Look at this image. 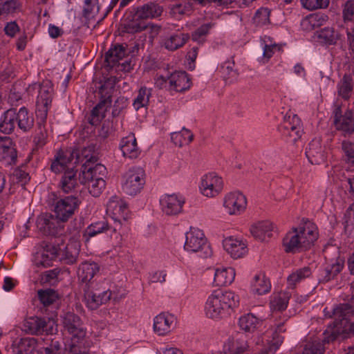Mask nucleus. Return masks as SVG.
I'll list each match as a JSON object with an SVG mask.
<instances>
[{"label":"nucleus","instance_id":"aec40b11","mask_svg":"<svg viewBox=\"0 0 354 354\" xmlns=\"http://www.w3.org/2000/svg\"><path fill=\"white\" fill-rule=\"evenodd\" d=\"M73 153L58 151L54 156L50 165V169L55 174L64 173L70 168H75L73 160Z\"/></svg>","mask_w":354,"mask_h":354},{"label":"nucleus","instance_id":"2eb2a0df","mask_svg":"<svg viewBox=\"0 0 354 354\" xmlns=\"http://www.w3.org/2000/svg\"><path fill=\"white\" fill-rule=\"evenodd\" d=\"M247 200L245 196L239 192L227 194L223 201V206L229 214H239L246 208Z\"/></svg>","mask_w":354,"mask_h":354},{"label":"nucleus","instance_id":"bf43d9fd","mask_svg":"<svg viewBox=\"0 0 354 354\" xmlns=\"http://www.w3.org/2000/svg\"><path fill=\"white\" fill-rule=\"evenodd\" d=\"M99 10L98 0H84L83 16L85 18H93Z\"/></svg>","mask_w":354,"mask_h":354},{"label":"nucleus","instance_id":"680f3d73","mask_svg":"<svg viewBox=\"0 0 354 354\" xmlns=\"http://www.w3.org/2000/svg\"><path fill=\"white\" fill-rule=\"evenodd\" d=\"M263 41L265 43L263 56L266 62H268L275 51L281 50V46L276 44H272L270 37L265 36Z\"/></svg>","mask_w":354,"mask_h":354},{"label":"nucleus","instance_id":"4468645a","mask_svg":"<svg viewBox=\"0 0 354 354\" xmlns=\"http://www.w3.org/2000/svg\"><path fill=\"white\" fill-rule=\"evenodd\" d=\"M334 124L344 137L350 136L354 132V112L348 110L344 115H342L340 107L336 108Z\"/></svg>","mask_w":354,"mask_h":354},{"label":"nucleus","instance_id":"9b49d317","mask_svg":"<svg viewBox=\"0 0 354 354\" xmlns=\"http://www.w3.org/2000/svg\"><path fill=\"white\" fill-rule=\"evenodd\" d=\"M222 178L215 173H209L201 178L199 186L201 193L206 197H215L223 189Z\"/></svg>","mask_w":354,"mask_h":354},{"label":"nucleus","instance_id":"09e8293b","mask_svg":"<svg viewBox=\"0 0 354 354\" xmlns=\"http://www.w3.org/2000/svg\"><path fill=\"white\" fill-rule=\"evenodd\" d=\"M312 274V271L310 267L306 266L302 268H299L295 272H293L288 277V286L294 288L295 285L301 281L302 280L309 277Z\"/></svg>","mask_w":354,"mask_h":354},{"label":"nucleus","instance_id":"6e6d98bb","mask_svg":"<svg viewBox=\"0 0 354 354\" xmlns=\"http://www.w3.org/2000/svg\"><path fill=\"white\" fill-rule=\"evenodd\" d=\"M78 162H84L82 166L86 165H93L97 162V158L94 154L93 147L88 146L84 148L80 153H75Z\"/></svg>","mask_w":354,"mask_h":354},{"label":"nucleus","instance_id":"9d476101","mask_svg":"<svg viewBox=\"0 0 354 354\" xmlns=\"http://www.w3.org/2000/svg\"><path fill=\"white\" fill-rule=\"evenodd\" d=\"M24 326L25 330L32 335H52L57 331V327L53 320H46L37 317L28 319Z\"/></svg>","mask_w":354,"mask_h":354},{"label":"nucleus","instance_id":"c85d7f7f","mask_svg":"<svg viewBox=\"0 0 354 354\" xmlns=\"http://www.w3.org/2000/svg\"><path fill=\"white\" fill-rule=\"evenodd\" d=\"M273 230L272 223L268 221L259 222L250 228V232L252 236L261 241H266L267 238L272 236Z\"/></svg>","mask_w":354,"mask_h":354},{"label":"nucleus","instance_id":"79ce46f5","mask_svg":"<svg viewBox=\"0 0 354 354\" xmlns=\"http://www.w3.org/2000/svg\"><path fill=\"white\" fill-rule=\"evenodd\" d=\"M127 54L126 46L115 44L106 53L105 60L109 65L113 66Z\"/></svg>","mask_w":354,"mask_h":354},{"label":"nucleus","instance_id":"ddd939ff","mask_svg":"<svg viewBox=\"0 0 354 354\" xmlns=\"http://www.w3.org/2000/svg\"><path fill=\"white\" fill-rule=\"evenodd\" d=\"M63 325L64 329L72 335L73 339H77V342L82 339L86 336V329L80 317L74 313L68 312L63 317Z\"/></svg>","mask_w":354,"mask_h":354},{"label":"nucleus","instance_id":"3c124183","mask_svg":"<svg viewBox=\"0 0 354 354\" xmlns=\"http://www.w3.org/2000/svg\"><path fill=\"white\" fill-rule=\"evenodd\" d=\"M128 18L125 20V23L124 24V29L128 33H136L141 32L146 29L147 26L142 21V19L138 18L136 16V12L135 11L134 15L132 17L131 19L128 20Z\"/></svg>","mask_w":354,"mask_h":354},{"label":"nucleus","instance_id":"338daca9","mask_svg":"<svg viewBox=\"0 0 354 354\" xmlns=\"http://www.w3.org/2000/svg\"><path fill=\"white\" fill-rule=\"evenodd\" d=\"M342 149L344 153L346 161L354 165V145L349 141H343Z\"/></svg>","mask_w":354,"mask_h":354},{"label":"nucleus","instance_id":"423d86ee","mask_svg":"<svg viewBox=\"0 0 354 354\" xmlns=\"http://www.w3.org/2000/svg\"><path fill=\"white\" fill-rule=\"evenodd\" d=\"M278 129L283 140L291 145H295L301 136V121L295 114L286 115Z\"/></svg>","mask_w":354,"mask_h":354},{"label":"nucleus","instance_id":"473e14b6","mask_svg":"<svg viewBox=\"0 0 354 354\" xmlns=\"http://www.w3.org/2000/svg\"><path fill=\"white\" fill-rule=\"evenodd\" d=\"M263 324V320L257 318L252 313L246 314L239 318V325L242 330L246 333H254Z\"/></svg>","mask_w":354,"mask_h":354},{"label":"nucleus","instance_id":"2f4dec72","mask_svg":"<svg viewBox=\"0 0 354 354\" xmlns=\"http://www.w3.org/2000/svg\"><path fill=\"white\" fill-rule=\"evenodd\" d=\"M17 115L16 124H17L19 129L24 132L29 131L33 127L35 123L32 113H30L24 106L17 111Z\"/></svg>","mask_w":354,"mask_h":354},{"label":"nucleus","instance_id":"e2e57ef3","mask_svg":"<svg viewBox=\"0 0 354 354\" xmlns=\"http://www.w3.org/2000/svg\"><path fill=\"white\" fill-rule=\"evenodd\" d=\"M38 297L44 306H48L56 301L57 296L54 290L51 289H47L44 290H39Z\"/></svg>","mask_w":354,"mask_h":354},{"label":"nucleus","instance_id":"dca6fc26","mask_svg":"<svg viewBox=\"0 0 354 354\" xmlns=\"http://www.w3.org/2000/svg\"><path fill=\"white\" fill-rule=\"evenodd\" d=\"M185 198L176 194H166L160 199L162 211L167 215H176L183 210Z\"/></svg>","mask_w":354,"mask_h":354},{"label":"nucleus","instance_id":"6e6552de","mask_svg":"<svg viewBox=\"0 0 354 354\" xmlns=\"http://www.w3.org/2000/svg\"><path fill=\"white\" fill-rule=\"evenodd\" d=\"M36 224L38 230L44 234L56 236L64 232L65 223L55 214L45 213L37 217Z\"/></svg>","mask_w":354,"mask_h":354},{"label":"nucleus","instance_id":"c03bdc74","mask_svg":"<svg viewBox=\"0 0 354 354\" xmlns=\"http://www.w3.org/2000/svg\"><path fill=\"white\" fill-rule=\"evenodd\" d=\"M169 8L170 15L174 17L178 18L184 15H189L193 9V3L192 0H187L171 4Z\"/></svg>","mask_w":354,"mask_h":354},{"label":"nucleus","instance_id":"0e129e2a","mask_svg":"<svg viewBox=\"0 0 354 354\" xmlns=\"http://www.w3.org/2000/svg\"><path fill=\"white\" fill-rule=\"evenodd\" d=\"M300 1L303 7L309 10L326 8L329 3V0H300Z\"/></svg>","mask_w":354,"mask_h":354},{"label":"nucleus","instance_id":"0eeeda50","mask_svg":"<svg viewBox=\"0 0 354 354\" xmlns=\"http://www.w3.org/2000/svg\"><path fill=\"white\" fill-rule=\"evenodd\" d=\"M80 203V199L74 195L57 198L53 204V211L61 221L66 223L75 214Z\"/></svg>","mask_w":354,"mask_h":354},{"label":"nucleus","instance_id":"6ab92c4d","mask_svg":"<svg viewBox=\"0 0 354 354\" xmlns=\"http://www.w3.org/2000/svg\"><path fill=\"white\" fill-rule=\"evenodd\" d=\"M82 171L80 174V182L82 184H86L88 181L95 180L98 178H104L106 173V167L99 163L93 165H85L82 167Z\"/></svg>","mask_w":354,"mask_h":354},{"label":"nucleus","instance_id":"c9c22d12","mask_svg":"<svg viewBox=\"0 0 354 354\" xmlns=\"http://www.w3.org/2000/svg\"><path fill=\"white\" fill-rule=\"evenodd\" d=\"M189 35L185 33H175L169 35L163 41V46L168 50H176L185 45Z\"/></svg>","mask_w":354,"mask_h":354},{"label":"nucleus","instance_id":"f03ea898","mask_svg":"<svg viewBox=\"0 0 354 354\" xmlns=\"http://www.w3.org/2000/svg\"><path fill=\"white\" fill-rule=\"evenodd\" d=\"M239 303V297L232 291L214 290L207 298L205 312L211 319H221L230 314V311Z\"/></svg>","mask_w":354,"mask_h":354},{"label":"nucleus","instance_id":"69168bd1","mask_svg":"<svg viewBox=\"0 0 354 354\" xmlns=\"http://www.w3.org/2000/svg\"><path fill=\"white\" fill-rule=\"evenodd\" d=\"M213 26L214 24L212 23H207L201 25L192 33V39L194 41H201L203 38L208 34L209 30Z\"/></svg>","mask_w":354,"mask_h":354},{"label":"nucleus","instance_id":"ea45409f","mask_svg":"<svg viewBox=\"0 0 354 354\" xmlns=\"http://www.w3.org/2000/svg\"><path fill=\"white\" fill-rule=\"evenodd\" d=\"M281 344L282 338L279 337H275L274 341H272L268 337L266 343H264V339L262 335L258 337L256 340V344H261L263 346L258 354H274Z\"/></svg>","mask_w":354,"mask_h":354},{"label":"nucleus","instance_id":"f3484780","mask_svg":"<svg viewBox=\"0 0 354 354\" xmlns=\"http://www.w3.org/2000/svg\"><path fill=\"white\" fill-rule=\"evenodd\" d=\"M191 82L185 71H175L168 77V90L170 92H183L190 88Z\"/></svg>","mask_w":354,"mask_h":354},{"label":"nucleus","instance_id":"b1692460","mask_svg":"<svg viewBox=\"0 0 354 354\" xmlns=\"http://www.w3.org/2000/svg\"><path fill=\"white\" fill-rule=\"evenodd\" d=\"M119 228L120 223H118L116 221L113 225H111L107 221L102 220L89 225L85 230L84 235L91 238L100 234L107 233L111 229L113 230V232H116Z\"/></svg>","mask_w":354,"mask_h":354},{"label":"nucleus","instance_id":"4d7b16f0","mask_svg":"<svg viewBox=\"0 0 354 354\" xmlns=\"http://www.w3.org/2000/svg\"><path fill=\"white\" fill-rule=\"evenodd\" d=\"M86 185L88 186L89 193L93 196L97 197L104 189L106 183L104 178H98L95 180L88 181Z\"/></svg>","mask_w":354,"mask_h":354},{"label":"nucleus","instance_id":"4c0bfd02","mask_svg":"<svg viewBox=\"0 0 354 354\" xmlns=\"http://www.w3.org/2000/svg\"><path fill=\"white\" fill-rule=\"evenodd\" d=\"M98 270L99 266L96 263L87 261L84 262L78 268V278L82 282L86 283L90 281Z\"/></svg>","mask_w":354,"mask_h":354},{"label":"nucleus","instance_id":"5fc2aeb1","mask_svg":"<svg viewBox=\"0 0 354 354\" xmlns=\"http://www.w3.org/2000/svg\"><path fill=\"white\" fill-rule=\"evenodd\" d=\"M319 41L326 45L335 44L337 40V36L332 28H324L317 34Z\"/></svg>","mask_w":354,"mask_h":354},{"label":"nucleus","instance_id":"f704fd0d","mask_svg":"<svg viewBox=\"0 0 354 354\" xmlns=\"http://www.w3.org/2000/svg\"><path fill=\"white\" fill-rule=\"evenodd\" d=\"M235 277V270L232 268H217L214 274V283L218 286H225L232 283Z\"/></svg>","mask_w":354,"mask_h":354},{"label":"nucleus","instance_id":"e433bc0d","mask_svg":"<svg viewBox=\"0 0 354 354\" xmlns=\"http://www.w3.org/2000/svg\"><path fill=\"white\" fill-rule=\"evenodd\" d=\"M290 294L287 292L273 293L270 297V307L272 312L283 311L286 309L290 299Z\"/></svg>","mask_w":354,"mask_h":354},{"label":"nucleus","instance_id":"cd10ccee","mask_svg":"<svg viewBox=\"0 0 354 354\" xmlns=\"http://www.w3.org/2000/svg\"><path fill=\"white\" fill-rule=\"evenodd\" d=\"M0 153L3 158L9 164H15L17 160V151L14 147L12 141L10 137H0Z\"/></svg>","mask_w":354,"mask_h":354},{"label":"nucleus","instance_id":"20e7f679","mask_svg":"<svg viewBox=\"0 0 354 354\" xmlns=\"http://www.w3.org/2000/svg\"><path fill=\"white\" fill-rule=\"evenodd\" d=\"M115 85V80L107 78L99 87L98 94L100 95V102L93 109L89 122L92 125H96L101 119L104 117V113L106 107L110 106L111 100V93Z\"/></svg>","mask_w":354,"mask_h":354},{"label":"nucleus","instance_id":"c756f323","mask_svg":"<svg viewBox=\"0 0 354 354\" xmlns=\"http://www.w3.org/2000/svg\"><path fill=\"white\" fill-rule=\"evenodd\" d=\"M80 252V245L76 242L68 243L63 249L59 248L57 254L67 264H73L76 262Z\"/></svg>","mask_w":354,"mask_h":354},{"label":"nucleus","instance_id":"603ef678","mask_svg":"<svg viewBox=\"0 0 354 354\" xmlns=\"http://www.w3.org/2000/svg\"><path fill=\"white\" fill-rule=\"evenodd\" d=\"M193 138L194 135L185 128H183L180 132H174L171 135V141L178 147L189 144Z\"/></svg>","mask_w":354,"mask_h":354},{"label":"nucleus","instance_id":"de8ad7c7","mask_svg":"<svg viewBox=\"0 0 354 354\" xmlns=\"http://www.w3.org/2000/svg\"><path fill=\"white\" fill-rule=\"evenodd\" d=\"M57 257V251L49 252L46 250L37 252L35 257V263L37 266L44 268L51 266L53 260Z\"/></svg>","mask_w":354,"mask_h":354},{"label":"nucleus","instance_id":"58836bf2","mask_svg":"<svg viewBox=\"0 0 354 354\" xmlns=\"http://www.w3.org/2000/svg\"><path fill=\"white\" fill-rule=\"evenodd\" d=\"M344 262L337 259L335 263L328 265L322 272L319 281L326 283L333 279L343 269Z\"/></svg>","mask_w":354,"mask_h":354},{"label":"nucleus","instance_id":"37998d69","mask_svg":"<svg viewBox=\"0 0 354 354\" xmlns=\"http://www.w3.org/2000/svg\"><path fill=\"white\" fill-rule=\"evenodd\" d=\"M338 95L348 100L353 90V80L350 75L345 74L337 85Z\"/></svg>","mask_w":354,"mask_h":354},{"label":"nucleus","instance_id":"7c9ffc66","mask_svg":"<svg viewBox=\"0 0 354 354\" xmlns=\"http://www.w3.org/2000/svg\"><path fill=\"white\" fill-rule=\"evenodd\" d=\"M17 117L15 109L6 111L0 120V131L6 134L12 133L15 128Z\"/></svg>","mask_w":354,"mask_h":354},{"label":"nucleus","instance_id":"393cba45","mask_svg":"<svg viewBox=\"0 0 354 354\" xmlns=\"http://www.w3.org/2000/svg\"><path fill=\"white\" fill-rule=\"evenodd\" d=\"M120 148L123 156L131 159L138 158L140 153V148L133 133H129L121 140Z\"/></svg>","mask_w":354,"mask_h":354},{"label":"nucleus","instance_id":"39448f33","mask_svg":"<svg viewBox=\"0 0 354 354\" xmlns=\"http://www.w3.org/2000/svg\"><path fill=\"white\" fill-rule=\"evenodd\" d=\"M184 248L190 252H199L202 258H207L212 254L203 231L194 227H191L186 233Z\"/></svg>","mask_w":354,"mask_h":354},{"label":"nucleus","instance_id":"13d9d810","mask_svg":"<svg viewBox=\"0 0 354 354\" xmlns=\"http://www.w3.org/2000/svg\"><path fill=\"white\" fill-rule=\"evenodd\" d=\"M248 345L245 336L243 333H239L233 339L231 344V350L235 353H241L247 350Z\"/></svg>","mask_w":354,"mask_h":354},{"label":"nucleus","instance_id":"1a4fd4ad","mask_svg":"<svg viewBox=\"0 0 354 354\" xmlns=\"http://www.w3.org/2000/svg\"><path fill=\"white\" fill-rule=\"evenodd\" d=\"M145 183L144 170L141 168H133L125 174L122 189L127 194L135 196L140 192Z\"/></svg>","mask_w":354,"mask_h":354},{"label":"nucleus","instance_id":"f8f14e48","mask_svg":"<svg viewBox=\"0 0 354 354\" xmlns=\"http://www.w3.org/2000/svg\"><path fill=\"white\" fill-rule=\"evenodd\" d=\"M106 287L103 288H97L95 292H89L86 296L88 307L92 310L97 308L100 305L106 304L111 299L114 301L119 300L122 296H119L114 290Z\"/></svg>","mask_w":354,"mask_h":354},{"label":"nucleus","instance_id":"f257e3e1","mask_svg":"<svg viewBox=\"0 0 354 354\" xmlns=\"http://www.w3.org/2000/svg\"><path fill=\"white\" fill-rule=\"evenodd\" d=\"M318 238L317 228L310 221L286 234L283 245L286 252H300L310 248Z\"/></svg>","mask_w":354,"mask_h":354},{"label":"nucleus","instance_id":"bb28decb","mask_svg":"<svg viewBox=\"0 0 354 354\" xmlns=\"http://www.w3.org/2000/svg\"><path fill=\"white\" fill-rule=\"evenodd\" d=\"M78 187L77 170L70 168L65 171L60 179L59 187L64 193H73Z\"/></svg>","mask_w":354,"mask_h":354},{"label":"nucleus","instance_id":"4be33fe9","mask_svg":"<svg viewBox=\"0 0 354 354\" xmlns=\"http://www.w3.org/2000/svg\"><path fill=\"white\" fill-rule=\"evenodd\" d=\"M306 155L311 164L319 165L325 161L326 153L319 138L311 140L306 149Z\"/></svg>","mask_w":354,"mask_h":354},{"label":"nucleus","instance_id":"774afa93","mask_svg":"<svg viewBox=\"0 0 354 354\" xmlns=\"http://www.w3.org/2000/svg\"><path fill=\"white\" fill-rule=\"evenodd\" d=\"M342 15L344 21L354 20V1L348 0L343 6Z\"/></svg>","mask_w":354,"mask_h":354},{"label":"nucleus","instance_id":"412c9836","mask_svg":"<svg viewBox=\"0 0 354 354\" xmlns=\"http://www.w3.org/2000/svg\"><path fill=\"white\" fill-rule=\"evenodd\" d=\"M44 339L34 337H23L17 339L12 344V351L15 354H31L37 346L41 344Z\"/></svg>","mask_w":354,"mask_h":354},{"label":"nucleus","instance_id":"7ed1b4c3","mask_svg":"<svg viewBox=\"0 0 354 354\" xmlns=\"http://www.w3.org/2000/svg\"><path fill=\"white\" fill-rule=\"evenodd\" d=\"M52 102V88L46 86H42L39 91L36 104V115L38 119V129L34 137V142L38 147H41L46 144L47 132L44 124L46 120L49 106Z\"/></svg>","mask_w":354,"mask_h":354},{"label":"nucleus","instance_id":"a18cd8bd","mask_svg":"<svg viewBox=\"0 0 354 354\" xmlns=\"http://www.w3.org/2000/svg\"><path fill=\"white\" fill-rule=\"evenodd\" d=\"M271 289V283L269 279L263 274L254 277L252 282V290L261 295L268 293Z\"/></svg>","mask_w":354,"mask_h":354},{"label":"nucleus","instance_id":"8fccbe9b","mask_svg":"<svg viewBox=\"0 0 354 354\" xmlns=\"http://www.w3.org/2000/svg\"><path fill=\"white\" fill-rule=\"evenodd\" d=\"M354 315V309L348 304H341L333 308V317L339 321L346 320Z\"/></svg>","mask_w":354,"mask_h":354},{"label":"nucleus","instance_id":"052dcab7","mask_svg":"<svg viewBox=\"0 0 354 354\" xmlns=\"http://www.w3.org/2000/svg\"><path fill=\"white\" fill-rule=\"evenodd\" d=\"M234 61H227L221 66V73L224 78L230 82H233L238 77V73L234 69Z\"/></svg>","mask_w":354,"mask_h":354},{"label":"nucleus","instance_id":"864d4df0","mask_svg":"<svg viewBox=\"0 0 354 354\" xmlns=\"http://www.w3.org/2000/svg\"><path fill=\"white\" fill-rule=\"evenodd\" d=\"M325 16L317 14L309 15L304 18L301 22V26L305 31H311L321 25L320 21L324 20Z\"/></svg>","mask_w":354,"mask_h":354},{"label":"nucleus","instance_id":"a19ab883","mask_svg":"<svg viewBox=\"0 0 354 354\" xmlns=\"http://www.w3.org/2000/svg\"><path fill=\"white\" fill-rule=\"evenodd\" d=\"M22 10V3L19 0H0V17L14 15Z\"/></svg>","mask_w":354,"mask_h":354},{"label":"nucleus","instance_id":"72a5a7b5","mask_svg":"<svg viewBox=\"0 0 354 354\" xmlns=\"http://www.w3.org/2000/svg\"><path fill=\"white\" fill-rule=\"evenodd\" d=\"M336 336L333 334L326 336L322 341L314 340L307 342L303 349L302 354H324L325 351L324 344L335 340Z\"/></svg>","mask_w":354,"mask_h":354},{"label":"nucleus","instance_id":"a878e982","mask_svg":"<svg viewBox=\"0 0 354 354\" xmlns=\"http://www.w3.org/2000/svg\"><path fill=\"white\" fill-rule=\"evenodd\" d=\"M224 249L234 259L242 257L247 252L246 245L244 242L233 237H227L223 241Z\"/></svg>","mask_w":354,"mask_h":354},{"label":"nucleus","instance_id":"49530a36","mask_svg":"<svg viewBox=\"0 0 354 354\" xmlns=\"http://www.w3.org/2000/svg\"><path fill=\"white\" fill-rule=\"evenodd\" d=\"M151 96V88H148L145 86L141 87L133 102L134 109L138 111L141 108L147 107L149 105Z\"/></svg>","mask_w":354,"mask_h":354},{"label":"nucleus","instance_id":"5701e85b","mask_svg":"<svg viewBox=\"0 0 354 354\" xmlns=\"http://www.w3.org/2000/svg\"><path fill=\"white\" fill-rule=\"evenodd\" d=\"M163 10V7L155 1L148 2L135 9L136 16L143 20L158 18L162 15Z\"/></svg>","mask_w":354,"mask_h":354},{"label":"nucleus","instance_id":"a211bd4d","mask_svg":"<svg viewBox=\"0 0 354 354\" xmlns=\"http://www.w3.org/2000/svg\"><path fill=\"white\" fill-rule=\"evenodd\" d=\"M176 324V318L171 314L160 313L153 321V330L159 335H164L171 332Z\"/></svg>","mask_w":354,"mask_h":354}]
</instances>
